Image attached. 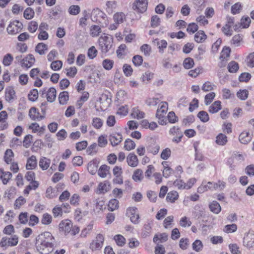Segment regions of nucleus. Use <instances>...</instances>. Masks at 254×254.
Listing matches in <instances>:
<instances>
[{
  "label": "nucleus",
  "mask_w": 254,
  "mask_h": 254,
  "mask_svg": "<svg viewBox=\"0 0 254 254\" xmlns=\"http://www.w3.org/2000/svg\"><path fill=\"white\" fill-rule=\"evenodd\" d=\"M98 42L102 53L106 54L112 48L113 39L111 36L103 34L99 38Z\"/></svg>",
  "instance_id": "nucleus-1"
},
{
  "label": "nucleus",
  "mask_w": 254,
  "mask_h": 254,
  "mask_svg": "<svg viewBox=\"0 0 254 254\" xmlns=\"http://www.w3.org/2000/svg\"><path fill=\"white\" fill-rule=\"evenodd\" d=\"M168 109V105L166 102H161L159 104L158 108L156 111V117L158 120L160 125H166L167 121L165 115Z\"/></svg>",
  "instance_id": "nucleus-2"
},
{
  "label": "nucleus",
  "mask_w": 254,
  "mask_h": 254,
  "mask_svg": "<svg viewBox=\"0 0 254 254\" xmlns=\"http://www.w3.org/2000/svg\"><path fill=\"white\" fill-rule=\"evenodd\" d=\"M40 96L43 98H46L48 102L52 103L56 98L57 91L54 87H45L39 91Z\"/></svg>",
  "instance_id": "nucleus-3"
},
{
  "label": "nucleus",
  "mask_w": 254,
  "mask_h": 254,
  "mask_svg": "<svg viewBox=\"0 0 254 254\" xmlns=\"http://www.w3.org/2000/svg\"><path fill=\"white\" fill-rule=\"evenodd\" d=\"M104 240V237L102 234H97L90 243L89 248L93 252L100 251L103 246Z\"/></svg>",
  "instance_id": "nucleus-4"
},
{
  "label": "nucleus",
  "mask_w": 254,
  "mask_h": 254,
  "mask_svg": "<svg viewBox=\"0 0 254 254\" xmlns=\"http://www.w3.org/2000/svg\"><path fill=\"white\" fill-rule=\"evenodd\" d=\"M23 28V24L18 20L11 21L7 27V33L10 35H16Z\"/></svg>",
  "instance_id": "nucleus-5"
},
{
  "label": "nucleus",
  "mask_w": 254,
  "mask_h": 254,
  "mask_svg": "<svg viewBox=\"0 0 254 254\" xmlns=\"http://www.w3.org/2000/svg\"><path fill=\"white\" fill-rule=\"evenodd\" d=\"M16 60L20 63L22 67L26 68L31 67L35 62V58L32 55H28L22 59L21 56H17Z\"/></svg>",
  "instance_id": "nucleus-6"
},
{
  "label": "nucleus",
  "mask_w": 254,
  "mask_h": 254,
  "mask_svg": "<svg viewBox=\"0 0 254 254\" xmlns=\"http://www.w3.org/2000/svg\"><path fill=\"white\" fill-rule=\"evenodd\" d=\"M127 215L130 217V221L134 224L139 222V214L135 207H129L127 210Z\"/></svg>",
  "instance_id": "nucleus-7"
},
{
  "label": "nucleus",
  "mask_w": 254,
  "mask_h": 254,
  "mask_svg": "<svg viewBox=\"0 0 254 254\" xmlns=\"http://www.w3.org/2000/svg\"><path fill=\"white\" fill-rule=\"evenodd\" d=\"M147 4V0H136L133 4L132 8L139 12L143 13L146 10Z\"/></svg>",
  "instance_id": "nucleus-8"
},
{
  "label": "nucleus",
  "mask_w": 254,
  "mask_h": 254,
  "mask_svg": "<svg viewBox=\"0 0 254 254\" xmlns=\"http://www.w3.org/2000/svg\"><path fill=\"white\" fill-rule=\"evenodd\" d=\"M72 228V222L68 219L63 220L59 224L60 231L64 232L65 234L70 233Z\"/></svg>",
  "instance_id": "nucleus-9"
},
{
  "label": "nucleus",
  "mask_w": 254,
  "mask_h": 254,
  "mask_svg": "<svg viewBox=\"0 0 254 254\" xmlns=\"http://www.w3.org/2000/svg\"><path fill=\"white\" fill-rule=\"evenodd\" d=\"M109 141L113 146H115L120 144L123 140L122 135L120 133L113 132L109 136Z\"/></svg>",
  "instance_id": "nucleus-10"
},
{
  "label": "nucleus",
  "mask_w": 254,
  "mask_h": 254,
  "mask_svg": "<svg viewBox=\"0 0 254 254\" xmlns=\"http://www.w3.org/2000/svg\"><path fill=\"white\" fill-rule=\"evenodd\" d=\"M153 43L157 46L159 52L163 54L165 49L167 47L168 43L165 40H160L155 39L153 41Z\"/></svg>",
  "instance_id": "nucleus-11"
},
{
  "label": "nucleus",
  "mask_w": 254,
  "mask_h": 254,
  "mask_svg": "<svg viewBox=\"0 0 254 254\" xmlns=\"http://www.w3.org/2000/svg\"><path fill=\"white\" fill-rule=\"evenodd\" d=\"M99 164L98 159H93L89 162L88 164V171L92 175H94L97 171V168Z\"/></svg>",
  "instance_id": "nucleus-12"
},
{
  "label": "nucleus",
  "mask_w": 254,
  "mask_h": 254,
  "mask_svg": "<svg viewBox=\"0 0 254 254\" xmlns=\"http://www.w3.org/2000/svg\"><path fill=\"white\" fill-rule=\"evenodd\" d=\"M252 139V135L250 134L249 131H244L239 135V141L243 144H247L250 142Z\"/></svg>",
  "instance_id": "nucleus-13"
},
{
  "label": "nucleus",
  "mask_w": 254,
  "mask_h": 254,
  "mask_svg": "<svg viewBox=\"0 0 254 254\" xmlns=\"http://www.w3.org/2000/svg\"><path fill=\"white\" fill-rule=\"evenodd\" d=\"M244 245L248 249L254 247V235L247 234L244 238Z\"/></svg>",
  "instance_id": "nucleus-14"
},
{
  "label": "nucleus",
  "mask_w": 254,
  "mask_h": 254,
  "mask_svg": "<svg viewBox=\"0 0 254 254\" xmlns=\"http://www.w3.org/2000/svg\"><path fill=\"white\" fill-rule=\"evenodd\" d=\"M105 14L99 9H94L91 15V19L93 22H100L99 18L103 17Z\"/></svg>",
  "instance_id": "nucleus-15"
},
{
  "label": "nucleus",
  "mask_w": 254,
  "mask_h": 254,
  "mask_svg": "<svg viewBox=\"0 0 254 254\" xmlns=\"http://www.w3.org/2000/svg\"><path fill=\"white\" fill-rule=\"evenodd\" d=\"M12 177V174L9 172L4 171L3 169H0V180L2 181L3 185H6Z\"/></svg>",
  "instance_id": "nucleus-16"
},
{
  "label": "nucleus",
  "mask_w": 254,
  "mask_h": 254,
  "mask_svg": "<svg viewBox=\"0 0 254 254\" xmlns=\"http://www.w3.org/2000/svg\"><path fill=\"white\" fill-rule=\"evenodd\" d=\"M127 161L128 165L132 167L137 166L138 164V160L137 156L133 153H129L128 154L127 158Z\"/></svg>",
  "instance_id": "nucleus-17"
},
{
  "label": "nucleus",
  "mask_w": 254,
  "mask_h": 254,
  "mask_svg": "<svg viewBox=\"0 0 254 254\" xmlns=\"http://www.w3.org/2000/svg\"><path fill=\"white\" fill-rule=\"evenodd\" d=\"M37 165V162L36 156L32 155L27 159L26 168L27 170H32L36 167Z\"/></svg>",
  "instance_id": "nucleus-18"
},
{
  "label": "nucleus",
  "mask_w": 254,
  "mask_h": 254,
  "mask_svg": "<svg viewBox=\"0 0 254 254\" xmlns=\"http://www.w3.org/2000/svg\"><path fill=\"white\" fill-rule=\"evenodd\" d=\"M15 93L13 88L9 87L6 88L5 92V100L8 102H12L15 96Z\"/></svg>",
  "instance_id": "nucleus-19"
},
{
  "label": "nucleus",
  "mask_w": 254,
  "mask_h": 254,
  "mask_svg": "<svg viewBox=\"0 0 254 254\" xmlns=\"http://www.w3.org/2000/svg\"><path fill=\"white\" fill-rule=\"evenodd\" d=\"M59 103L64 105L67 103L69 100V93L67 91H64L60 93L58 97Z\"/></svg>",
  "instance_id": "nucleus-20"
},
{
  "label": "nucleus",
  "mask_w": 254,
  "mask_h": 254,
  "mask_svg": "<svg viewBox=\"0 0 254 254\" xmlns=\"http://www.w3.org/2000/svg\"><path fill=\"white\" fill-rule=\"evenodd\" d=\"M222 108L221 101L218 100L215 101L209 107L208 111L211 114H215L218 112Z\"/></svg>",
  "instance_id": "nucleus-21"
},
{
  "label": "nucleus",
  "mask_w": 254,
  "mask_h": 254,
  "mask_svg": "<svg viewBox=\"0 0 254 254\" xmlns=\"http://www.w3.org/2000/svg\"><path fill=\"white\" fill-rule=\"evenodd\" d=\"M110 167L106 165H101L98 171V175L102 178H105L109 173Z\"/></svg>",
  "instance_id": "nucleus-22"
},
{
  "label": "nucleus",
  "mask_w": 254,
  "mask_h": 254,
  "mask_svg": "<svg viewBox=\"0 0 254 254\" xmlns=\"http://www.w3.org/2000/svg\"><path fill=\"white\" fill-rule=\"evenodd\" d=\"M50 164L51 160L45 157H41L39 162V167L42 170H47Z\"/></svg>",
  "instance_id": "nucleus-23"
},
{
  "label": "nucleus",
  "mask_w": 254,
  "mask_h": 254,
  "mask_svg": "<svg viewBox=\"0 0 254 254\" xmlns=\"http://www.w3.org/2000/svg\"><path fill=\"white\" fill-rule=\"evenodd\" d=\"M131 116L133 118L139 120L144 118L145 113L141 111L137 107H135L132 109Z\"/></svg>",
  "instance_id": "nucleus-24"
},
{
  "label": "nucleus",
  "mask_w": 254,
  "mask_h": 254,
  "mask_svg": "<svg viewBox=\"0 0 254 254\" xmlns=\"http://www.w3.org/2000/svg\"><path fill=\"white\" fill-rule=\"evenodd\" d=\"M152 231V223L151 222H148L144 225L142 230L141 236L142 237L145 238L149 236Z\"/></svg>",
  "instance_id": "nucleus-25"
},
{
  "label": "nucleus",
  "mask_w": 254,
  "mask_h": 254,
  "mask_svg": "<svg viewBox=\"0 0 254 254\" xmlns=\"http://www.w3.org/2000/svg\"><path fill=\"white\" fill-rule=\"evenodd\" d=\"M168 235L165 233L155 235L153 238V242L157 244L164 243L168 240Z\"/></svg>",
  "instance_id": "nucleus-26"
},
{
  "label": "nucleus",
  "mask_w": 254,
  "mask_h": 254,
  "mask_svg": "<svg viewBox=\"0 0 254 254\" xmlns=\"http://www.w3.org/2000/svg\"><path fill=\"white\" fill-rule=\"evenodd\" d=\"M215 142L219 145L224 146L228 142L227 137L223 133H219L216 137Z\"/></svg>",
  "instance_id": "nucleus-27"
},
{
  "label": "nucleus",
  "mask_w": 254,
  "mask_h": 254,
  "mask_svg": "<svg viewBox=\"0 0 254 254\" xmlns=\"http://www.w3.org/2000/svg\"><path fill=\"white\" fill-rule=\"evenodd\" d=\"M126 15L123 12H116L113 16V19L115 22L121 24L126 20Z\"/></svg>",
  "instance_id": "nucleus-28"
},
{
  "label": "nucleus",
  "mask_w": 254,
  "mask_h": 254,
  "mask_svg": "<svg viewBox=\"0 0 254 254\" xmlns=\"http://www.w3.org/2000/svg\"><path fill=\"white\" fill-rule=\"evenodd\" d=\"M206 35L203 31L199 30L194 35V40L197 43H202L206 39Z\"/></svg>",
  "instance_id": "nucleus-29"
},
{
  "label": "nucleus",
  "mask_w": 254,
  "mask_h": 254,
  "mask_svg": "<svg viewBox=\"0 0 254 254\" xmlns=\"http://www.w3.org/2000/svg\"><path fill=\"white\" fill-rule=\"evenodd\" d=\"M132 178L135 182H141L143 178L142 171L140 169L135 170L133 172Z\"/></svg>",
  "instance_id": "nucleus-30"
},
{
  "label": "nucleus",
  "mask_w": 254,
  "mask_h": 254,
  "mask_svg": "<svg viewBox=\"0 0 254 254\" xmlns=\"http://www.w3.org/2000/svg\"><path fill=\"white\" fill-rule=\"evenodd\" d=\"M58 195V190L57 189L49 187L46 192V197L51 199L56 197Z\"/></svg>",
  "instance_id": "nucleus-31"
},
{
  "label": "nucleus",
  "mask_w": 254,
  "mask_h": 254,
  "mask_svg": "<svg viewBox=\"0 0 254 254\" xmlns=\"http://www.w3.org/2000/svg\"><path fill=\"white\" fill-rule=\"evenodd\" d=\"M179 197V194L176 191H171L168 193L166 200L170 202H174Z\"/></svg>",
  "instance_id": "nucleus-32"
},
{
  "label": "nucleus",
  "mask_w": 254,
  "mask_h": 254,
  "mask_svg": "<svg viewBox=\"0 0 254 254\" xmlns=\"http://www.w3.org/2000/svg\"><path fill=\"white\" fill-rule=\"evenodd\" d=\"M209 208L212 212L216 214H218L221 209L219 203L216 201H213L209 204Z\"/></svg>",
  "instance_id": "nucleus-33"
},
{
  "label": "nucleus",
  "mask_w": 254,
  "mask_h": 254,
  "mask_svg": "<svg viewBox=\"0 0 254 254\" xmlns=\"http://www.w3.org/2000/svg\"><path fill=\"white\" fill-rule=\"evenodd\" d=\"M15 215L12 210H8L3 217V220L5 223H10L13 222V219Z\"/></svg>",
  "instance_id": "nucleus-34"
},
{
  "label": "nucleus",
  "mask_w": 254,
  "mask_h": 254,
  "mask_svg": "<svg viewBox=\"0 0 254 254\" xmlns=\"http://www.w3.org/2000/svg\"><path fill=\"white\" fill-rule=\"evenodd\" d=\"M208 190H212L211 185H209V182H207L206 184L202 182V184L197 188V192L199 193H203Z\"/></svg>",
  "instance_id": "nucleus-35"
},
{
  "label": "nucleus",
  "mask_w": 254,
  "mask_h": 254,
  "mask_svg": "<svg viewBox=\"0 0 254 254\" xmlns=\"http://www.w3.org/2000/svg\"><path fill=\"white\" fill-rule=\"evenodd\" d=\"M47 47V45L43 43H39L35 48V51L40 55H44L48 49Z\"/></svg>",
  "instance_id": "nucleus-36"
},
{
  "label": "nucleus",
  "mask_w": 254,
  "mask_h": 254,
  "mask_svg": "<svg viewBox=\"0 0 254 254\" xmlns=\"http://www.w3.org/2000/svg\"><path fill=\"white\" fill-rule=\"evenodd\" d=\"M114 63L113 60L107 59L103 61L102 64L104 69L110 70L113 68Z\"/></svg>",
  "instance_id": "nucleus-37"
},
{
  "label": "nucleus",
  "mask_w": 254,
  "mask_h": 254,
  "mask_svg": "<svg viewBox=\"0 0 254 254\" xmlns=\"http://www.w3.org/2000/svg\"><path fill=\"white\" fill-rule=\"evenodd\" d=\"M203 247V244L199 240H196L192 244V249L196 252H200L202 250Z\"/></svg>",
  "instance_id": "nucleus-38"
},
{
  "label": "nucleus",
  "mask_w": 254,
  "mask_h": 254,
  "mask_svg": "<svg viewBox=\"0 0 254 254\" xmlns=\"http://www.w3.org/2000/svg\"><path fill=\"white\" fill-rule=\"evenodd\" d=\"M29 116L32 120H40L39 116V112L37 109L34 108H31L29 111Z\"/></svg>",
  "instance_id": "nucleus-39"
},
{
  "label": "nucleus",
  "mask_w": 254,
  "mask_h": 254,
  "mask_svg": "<svg viewBox=\"0 0 254 254\" xmlns=\"http://www.w3.org/2000/svg\"><path fill=\"white\" fill-rule=\"evenodd\" d=\"M52 216L51 215L46 213H44L41 219V223L44 225H49L52 223Z\"/></svg>",
  "instance_id": "nucleus-40"
},
{
  "label": "nucleus",
  "mask_w": 254,
  "mask_h": 254,
  "mask_svg": "<svg viewBox=\"0 0 254 254\" xmlns=\"http://www.w3.org/2000/svg\"><path fill=\"white\" fill-rule=\"evenodd\" d=\"M13 158V153L11 149H7L5 152L4 161L7 164L11 163Z\"/></svg>",
  "instance_id": "nucleus-41"
},
{
  "label": "nucleus",
  "mask_w": 254,
  "mask_h": 254,
  "mask_svg": "<svg viewBox=\"0 0 254 254\" xmlns=\"http://www.w3.org/2000/svg\"><path fill=\"white\" fill-rule=\"evenodd\" d=\"M103 121L99 118H93L92 119V125L96 129H100L103 126Z\"/></svg>",
  "instance_id": "nucleus-42"
},
{
  "label": "nucleus",
  "mask_w": 254,
  "mask_h": 254,
  "mask_svg": "<svg viewBox=\"0 0 254 254\" xmlns=\"http://www.w3.org/2000/svg\"><path fill=\"white\" fill-rule=\"evenodd\" d=\"M183 64L185 68L187 69H190L194 65L193 60L191 58H186L183 62Z\"/></svg>",
  "instance_id": "nucleus-43"
},
{
  "label": "nucleus",
  "mask_w": 254,
  "mask_h": 254,
  "mask_svg": "<svg viewBox=\"0 0 254 254\" xmlns=\"http://www.w3.org/2000/svg\"><path fill=\"white\" fill-rule=\"evenodd\" d=\"M116 98L120 102H124L127 98V93L124 90H119L116 94Z\"/></svg>",
  "instance_id": "nucleus-44"
},
{
  "label": "nucleus",
  "mask_w": 254,
  "mask_h": 254,
  "mask_svg": "<svg viewBox=\"0 0 254 254\" xmlns=\"http://www.w3.org/2000/svg\"><path fill=\"white\" fill-rule=\"evenodd\" d=\"M198 118L203 123L207 122L209 120V117L208 113L204 111H201L198 112L197 114Z\"/></svg>",
  "instance_id": "nucleus-45"
},
{
  "label": "nucleus",
  "mask_w": 254,
  "mask_h": 254,
  "mask_svg": "<svg viewBox=\"0 0 254 254\" xmlns=\"http://www.w3.org/2000/svg\"><path fill=\"white\" fill-rule=\"evenodd\" d=\"M161 100L157 97L149 98L146 101V104L149 106H155L159 104Z\"/></svg>",
  "instance_id": "nucleus-46"
},
{
  "label": "nucleus",
  "mask_w": 254,
  "mask_h": 254,
  "mask_svg": "<svg viewBox=\"0 0 254 254\" xmlns=\"http://www.w3.org/2000/svg\"><path fill=\"white\" fill-rule=\"evenodd\" d=\"M89 97V94L87 92H84L82 95L80 97V99L77 101V105L79 106V108H81L83 105V103L87 101Z\"/></svg>",
  "instance_id": "nucleus-47"
},
{
  "label": "nucleus",
  "mask_w": 254,
  "mask_h": 254,
  "mask_svg": "<svg viewBox=\"0 0 254 254\" xmlns=\"http://www.w3.org/2000/svg\"><path fill=\"white\" fill-rule=\"evenodd\" d=\"M108 207L110 211H114L119 207V201L115 198L112 199L109 202Z\"/></svg>",
  "instance_id": "nucleus-48"
},
{
  "label": "nucleus",
  "mask_w": 254,
  "mask_h": 254,
  "mask_svg": "<svg viewBox=\"0 0 254 254\" xmlns=\"http://www.w3.org/2000/svg\"><path fill=\"white\" fill-rule=\"evenodd\" d=\"M228 69L230 72L235 73L239 69V65L235 61L231 62L228 65Z\"/></svg>",
  "instance_id": "nucleus-49"
},
{
  "label": "nucleus",
  "mask_w": 254,
  "mask_h": 254,
  "mask_svg": "<svg viewBox=\"0 0 254 254\" xmlns=\"http://www.w3.org/2000/svg\"><path fill=\"white\" fill-rule=\"evenodd\" d=\"M24 17L26 19H31L34 16V11L31 7L27 8L24 12Z\"/></svg>",
  "instance_id": "nucleus-50"
},
{
  "label": "nucleus",
  "mask_w": 254,
  "mask_h": 254,
  "mask_svg": "<svg viewBox=\"0 0 254 254\" xmlns=\"http://www.w3.org/2000/svg\"><path fill=\"white\" fill-rule=\"evenodd\" d=\"M39 94V92H38V90L36 89H34L31 90L28 94V99L31 101H35L37 99Z\"/></svg>",
  "instance_id": "nucleus-51"
},
{
  "label": "nucleus",
  "mask_w": 254,
  "mask_h": 254,
  "mask_svg": "<svg viewBox=\"0 0 254 254\" xmlns=\"http://www.w3.org/2000/svg\"><path fill=\"white\" fill-rule=\"evenodd\" d=\"M135 147V142L130 139H127L125 142L124 147L126 150L129 151L133 149Z\"/></svg>",
  "instance_id": "nucleus-52"
},
{
  "label": "nucleus",
  "mask_w": 254,
  "mask_h": 254,
  "mask_svg": "<svg viewBox=\"0 0 254 254\" xmlns=\"http://www.w3.org/2000/svg\"><path fill=\"white\" fill-rule=\"evenodd\" d=\"M80 11L79 6L77 5H72L68 8V12L70 15H76Z\"/></svg>",
  "instance_id": "nucleus-53"
},
{
  "label": "nucleus",
  "mask_w": 254,
  "mask_h": 254,
  "mask_svg": "<svg viewBox=\"0 0 254 254\" xmlns=\"http://www.w3.org/2000/svg\"><path fill=\"white\" fill-rule=\"evenodd\" d=\"M251 20L249 16H243L241 19L242 28H247L250 26Z\"/></svg>",
  "instance_id": "nucleus-54"
},
{
  "label": "nucleus",
  "mask_w": 254,
  "mask_h": 254,
  "mask_svg": "<svg viewBox=\"0 0 254 254\" xmlns=\"http://www.w3.org/2000/svg\"><path fill=\"white\" fill-rule=\"evenodd\" d=\"M148 152L151 153L153 155H156L160 150V146L157 144L150 145L147 148Z\"/></svg>",
  "instance_id": "nucleus-55"
},
{
  "label": "nucleus",
  "mask_w": 254,
  "mask_h": 254,
  "mask_svg": "<svg viewBox=\"0 0 254 254\" xmlns=\"http://www.w3.org/2000/svg\"><path fill=\"white\" fill-rule=\"evenodd\" d=\"M115 241H116L117 244L119 246L122 247L125 244L126 239L125 238L121 235H116L114 236V238Z\"/></svg>",
  "instance_id": "nucleus-56"
},
{
  "label": "nucleus",
  "mask_w": 254,
  "mask_h": 254,
  "mask_svg": "<svg viewBox=\"0 0 254 254\" xmlns=\"http://www.w3.org/2000/svg\"><path fill=\"white\" fill-rule=\"evenodd\" d=\"M41 240H45L47 242H55L54 238L52 234L49 232H45L42 235Z\"/></svg>",
  "instance_id": "nucleus-57"
},
{
  "label": "nucleus",
  "mask_w": 254,
  "mask_h": 254,
  "mask_svg": "<svg viewBox=\"0 0 254 254\" xmlns=\"http://www.w3.org/2000/svg\"><path fill=\"white\" fill-rule=\"evenodd\" d=\"M63 65V63L61 61L57 60L52 62L51 64V68L55 71L60 70Z\"/></svg>",
  "instance_id": "nucleus-58"
},
{
  "label": "nucleus",
  "mask_w": 254,
  "mask_h": 254,
  "mask_svg": "<svg viewBox=\"0 0 254 254\" xmlns=\"http://www.w3.org/2000/svg\"><path fill=\"white\" fill-rule=\"evenodd\" d=\"M179 224L183 227H190L191 225V222L189 218L184 216L181 218Z\"/></svg>",
  "instance_id": "nucleus-59"
},
{
  "label": "nucleus",
  "mask_w": 254,
  "mask_h": 254,
  "mask_svg": "<svg viewBox=\"0 0 254 254\" xmlns=\"http://www.w3.org/2000/svg\"><path fill=\"white\" fill-rule=\"evenodd\" d=\"M101 32V28L99 26L93 25L90 28V34L93 37L98 36Z\"/></svg>",
  "instance_id": "nucleus-60"
},
{
  "label": "nucleus",
  "mask_w": 254,
  "mask_h": 254,
  "mask_svg": "<svg viewBox=\"0 0 254 254\" xmlns=\"http://www.w3.org/2000/svg\"><path fill=\"white\" fill-rule=\"evenodd\" d=\"M215 97V93L214 92H210L206 94L204 98V103L206 105L210 104Z\"/></svg>",
  "instance_id": "nucleus-61"
},
{
  "label": "nucleus",
  "mask_w": 254,
  "mask_h": 254,
  "mask_svg": "<svg viewBox=\"0 0 254 254\" xmlns=\"http://www.w3.org/2000/svg\"><path fill=\"white\" fill-rule=\"evenodd\" d=\"M33 136L31 134L26 135L23 139V146L26 148H28L31 145L32 142Z\"/></svg>",
  "instance_id": "nucleus-62"
},
{
  "label": "nucleus",
  "mask_w": 254,
  "mask_h": 254,
  "mask_svg": "<svg viewBox=\"0 0 254 254\" xmlns=\"http://www.w3.org/2000/svg\"><path fill=\"white\" fill-rule=\"evenodd\" d=\"M13 58L11 54H7L3 59L2 64L4 66H9L12 62Z\"/></svg>",
  "instance_id": "nucleus-63"
},
{
  "label": "nucleus",
  "mask_w": 254,
  "mask_h": 254,
  "mask_svg": "<svg viewBox=\"0 0 254 254\" xmlns=\"http://www.w3.org/2000/svg\"><path fill=\"white\" fill-rule=\"evenodd\" d=\"M242 40V38L239 34H238L233 37L231 44L235 47H238L240 45Z\"/></svg>",
  "instance_id": "nucleus-64"
}]
</instances>
